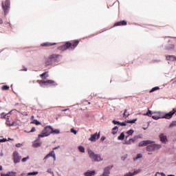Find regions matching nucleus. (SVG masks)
<instances>
[{
  "label": "nucleus",
  "mask_w": 176,
  "mask_h": 176,
  "mask_svg": "<svg viewBox=\"0 0 176 176\" xmlns=\"http://www.w3.org/2000/svg\"><path fill=\"white\" fill-rule=\"evenodd\" d=\"M60 55L58 54H52L46 58L45 64L47 65H57L58 61H60Z\"/></svg>",
  "instance_id": "f257e3e1"
},
{
  "label": "nucleus",
  "mask_w": 176,
  "mask_h": 176,
  "mask_svg": "<svg viewBox=\"0 0 176 176\" xmlns=\"http://www.w3.org/2000/svg\"><path fill=\"white\" fill-rule=\"evenodd\" d=\"M78 44L79 41L78 40L74 42L73 43L67 42L65 45L58 47V50H62V52H64L65 50H67L70 47L72 50H74V49H75V47H76V46H78Z\"/></svg>",
  "instance_id": "f03ea898"
},
{
  "label": "nucleus",
  "mask_w": 176,
  "mask_h": 176,
  "mask_svg": "<svg viewBox=\"0 0 176 176\" xmlns=\"http://www.w3.org/2000/svg\"><path fill=\"white\" fill-rule=\"evenodd\" d=\"M89 156L90 159H91L92 162H102L103 159L101 157V155L99 154H96L94 151H93L91 149L88 148L87 149Z\"/></svg>",
  "instance_id": "7ed1b4c3"
},
{
  "label": "nucleus",
  "mask_w": 176,
  "mask_h": 176,
  "mask_svg": "<svg viewBox=\"0 0 176 176\" xmlns=\"http://www.w3.org/2000/svg\"><path fill=\"white\" fill-rule=\"evenodd\" d=\"M53 131V126H45L44 131L41 132V134L38 135V138H43V137H49L52 134Z\"/></svg>",
  "instance_id": "20e7f679"
},
{
  "label": "nucleus",
  "mask_w": 176,
  "mask_h": 176,
  "mask_svg": "<svg viewBox=\"0 0 176 176\" xmlns=\"http://www.w3.org/2000/svg\"><path fill=\"white\" fill-rule=\"evenodd\" d=\"M160 148H162L161 144L151 143V144H148L146 146V151L148 152H155V151H159V149H160Z\"/></svg>",
  "instance_id": "39448f33"
},
{
  "label": "nucleus",
  "mask_w": 176,
  "mask_h": 176,
  "mask_svg": "<svg viewBox=\"0 0 176 176\" xmlns=\"http://www.w3.org/2000/svg\"><path fill=\"white\" fill-rule=\"evenodd\" d=\"M41 86H57V82H54L53 80H41L40 81Z\"/></svg>",
  "instance_id": "423d86ee"
},
{
  "label": "nucleus",
  "mask_w": 176,
  "mask_h": 176,
  "mask_svg": "<svg viewBox=\"0 0 176 176\" xmlns=\"http://www.w3.org/2000/svg\"><path fill=\"white\" fill-rule=\"evenodd\" d=\"M2 8L4 10L5 16H6V14L9 13V10L10 9V0H6L5 4L2 2Z\"/></svg>",
  "instance_id": "0eeeda50"
},
{
  "label": "nucleus",
  "mask_w": 176,
  "mask_h": 176,
  "mask_svg": "<svg viewBox=\"0 0 176 176\" xmlns=\"http://www.w3.org/2000/svg\"><path fill=\"white\" fill-rule=\"evenodd\" d=\"M13 159L14 164H17V163H20V160H21V156L19 154L18 151H14L13 153Z\"/></svg>",
  "instance_id": "6e6552de"
},
{
  "label": "nucleus",
  "mask_w": 176,
  "mask_h": 176,
  "mask_svg": "<svg viewBox=\"0 0 176 176\" xmlns=\"http://www.w3.org/2000/svg\"><path fill=\"white\" fill-rule=\"evenodd\" d=\"M162 114L164 115L161 116L162 119H171L174 115V112L170 111L169 113H162Z\"/></svg>",
  "instance_id": "1a4fd4ad"
},
{
  "label": "nucleus",
  "mask_w": 176,
  "mask_h": 176,
  "mask_svg": "<svg viewBox=\"0 0 176 176\" xmlns=\"http://www.w3.org/2000/svg\"><path fill=\"white\" fill-rule=\"evenodd\" d=\"M100 138V133H95L94 135H91V137L89 138V141H91V142H96V140Z\"/></svg>",
  "instance_id": "9d476101"
},
{
  "label": "nucleus",
  "mask_w": 176,
  "mask_h": 176,
  "mask_svg": "<svg viewBox=\"0 0 176 176\" xmlns=\"http://www.w3.org/2000/svg\"><path fill=\"white\" fill-rule=\"evenodd\" d=\"M149 144H153V141L151 140H143L139 143V146H146Z\"/></svg>",
  "instance_id": "9b49d317"
},
{
  "label": "nucleus",
  "mask_w": 176,
  "mask_h": 176,
  "mask_svg": "<svg viewBox=\"0 0 176 176\" xmlns=\"http://www.w3.org/2000/svg\"><path fill=\"white\" fill-rule=\"evenodd\" d=\"M159 138L160 139L161 142L166 144V142L167 141V136L166 135H164V133H161L159 135Z\"/></svg>",
  "instance_id": "f8f14e48"
},
{
  "label": "nucleus",
  "mask_w": 176,
  "mask_h": 176,
  "mask_svg": "<svg viewBox=\"0 0 176 176\" xmlns=\"http://www.w3.org/2000/svg\"><path fill=\"white\" fill-rule=\"evenodd\" d=\"M85 176H95L96 175V170H87L84 173Z\"/></svg>",
  "instance_id": "ddd939ff"
},
{
  "label": "nucleus",
  "mask_w": 176,
  "mask_h": 176,
  "mask_svg": "<svg viewBox=\"0 0 176 176\" xmlns=\"http://www.w3.org/2000/svg\"><path fill=\"white\" fill-rule=\"evenodd\" d=\"M166 58L168 61H176V57L174 55H166Z\"/></svg>",
  "instance_id": "4468645a"
},
{
  "label": "nucleus",
  "mask_w": 176,
  "mask_h": 176,
  "mask_svg": "<svg viewBox=\"0 0 176 176\" xmlns=\"http://www.w3.org/2000/svg\"><path fill=\"white\" fill-rule=\"evenodd\" d=\"M118 25H127V22L125 21H120L114 24V27H118Z\"/></svg>",
  "instance_id": "2eb2a0df"
},
{
  "label": "nucleus",
  "mask_w": 176,
  "mask_h": 176,
  "mask_svg": "<svg viewBox=\"0 0 176 176\" xmlns=\"http://www.w3.org/2000/svg\"><path fill=\"white\" fill-rule=\"evenodd\" d=\"M41 144L42 143L38 142V140H35L33 142L32 146H34V148H38V146H41Z\"/></svg>",
  "instance_id": "dca6fc26"
},
{
  "label": "nucleus",
  "mask_w": 176,
  "mask_h": 176,
  "mask_svg": "<svg viewBox=\"0 0 176 176\" xmlns=\"http://www.w3.org/2000/svg\"><path fill=\"white\" fill-rule=\"evenodd\" d=\"M119 141H123L124 140V133L122 132L120 135L118 137Z\"/></svg>",
  "instance_id": "f3484780"
},
{
  "label": "nucleus",
  "mask_w": 176,
  "mask_h": 176,
  "mask_svg": "<svg viewBox=\"0 0 176 176\" xmlns=\"http://www.w3.org/2000/svg\"><path fill=\"white\" fill-rule=\"evenodd\" d=\"M118 129H119V127L118 126H115V127H113V129H112V132H111V133L113 135H115L116 134H117L118 133Z\"/></svg>",
  "instance_id": "a211bd4d"
},
{
  "label": "nucleus",
  "mask_w": 176,
  "mask_h": 176,
  "mask_svg": "<svg viewBox=\"0 0 176 176\" xmlns=\"http://www.w3.org/2000/svg\"><path fill=\"white\" fill-rule=\"evenodd\" d=\"M54 45H56V43H44L41 44V46H45V47H47V46H54Z\"/></svg>",
  "instance_id": "6ab92c4d"
},
{
  "label": "nucleus",
  "mask_w": 176,
  "mask_h": 176,
  "mask_svg": "<svg viewBox=\"0 0 176 176\" xmlns=\"http://www.w3.org/2000/svg\"><path fill=\"white\" fill-rule=\"evenodd\" d=\"M153 114V113L152 112V111L148 109V112H146V113H144V116H149L150 118L152 116V115Z\"/></svg>",
  "instance_id": "aec40b11"
},
{
  "label": "nucleus",
  "mask_w": 176,
  "mask_h": 176,
  "mask_svg": "<svg viewBox=\"0 0 176 176\" xmlns=\"http://www.w3.org/2000/svg\"><path fill=\"white\" fill-rule=\"evenodd\" d=\"M38 172H30L27 173L25 176H34V175H38Z\"/></svg>",
  "instance_id": "412c9836"
},
{
  "label": "nucleus",
  "mask_w": 176,
  "mask_h": 176,
  "mask_svg": "<svg viewBox=\"0 0 176 176\" xmlns=\"http://www.w3.org/2000/svg\"><path fill=\"white\" fill-rule=\"evenodd\" d=\"M16 175H17V173L16 172L10 171L7 173V176H16Z\"/></svg>",
  "instance_id": "4be33fe9"
},
{
  "label": "nucleus",
  "mask_w": 176,
  "mask_h": 176,
  "mask_svg": "<svg viewBox=\"0 0 176 176\" xmlns=\"http://www.w3.org/2000/svg\"><path fill=\"white\" fill-rule=\"evenodd\" d=\"M41 78H42L43 79H46V78L49 77V74H47V72H45L42 74H41Z\"/></svg>",
  "instance_id": "5701e85b"
},
{
  "label": "nucleus",
  "mask_w": 176,
  "mask_h": 176,
  "mask_svg": "<svg viewBox=\"0 0 176 176\" xmlns=\"http://www.w3.org/2000/svg\"><path fill=\"white\" fill-rule=\"evenodd\" d=\"M174 47H175L174 45L169 44L168 46H166V50H174Z\"/></svg>",
  "instance_id": "b1692460"
},
{
  "label": "nucleus",
  "mask_w": 176,
  "mask_h": 176,
  "mask_svg": "<svg viewBox=\"0 0 176 176\" xmlns=\"http://www.w3.org/2000/svg\"><path fill=\"white\" fill-rule=\"evenodd\" d=\"M141 157H142V154H141V153L138 154L136 155V157L133 158V160L135 162V161L138 160V159H141Z\"/></svg>",
  "instance_id": "393cba45"
},
{
  "label": "nucleus",
  "mask_w": 176,
  "mask_h": 176,
  "mask_svg": "<svg viewBox=\"0 0 176 176\" xmlns=\"http://www.w3.org/2000/svg\"><path fill=\"white\" fill-rule=\"evenodd\" d=\"M136 121H137V118H135L133 120H126V123H131V124H133V123H135Z\"/></svg>",
  "instance_id": "a878e982"
},
{
  "label": "nucleus",
  "mask_w": 176,
  "mask_h": 176,
  "mask_svg": "<svg viewBox=\"0 0 176 176\" xmlns=\"http://www.w3.org/2000/svg\"><path fill=\"white\" fill-rule=\"evenodd\" d=\"M52 134H60V130L59 129H54L52 128Z\"/></svg>",
  "instance_id": "bb28decb"
},
{
  "label": "nucleus",
  "mask_w": 176,
  "mask_h": 176,
  "mask_svg": "<svg viewBox=\"0 0 176 176\" xmlns=\"http://www.w3.org/2000/svg\"><path fill=\"white\" fill-rule=\"evenodd\" d=\"M31 123L36 124V126H39V124H41V122L38 120H34Z\"/></svg>",
  "instance_id": "cd10ccee"
},
{
  "label": "nucleus",
  "mask_w": 176,
  "mask_h": 176,
  "mask_svg": "<svg viewBox=\"0 0 176 176\" xmlns=\"http://www.w3.org/2000/svg\"><path fill=\"white\" fill-rule=\"evenodd\" d=\"M140 173H141V169H138L136 170H134L132 174L133 175H137V174H140Z\"/></svg>",
  "instance_id": "c85d7f7f"
},
{
  "label": "nucleus",
  "mask_w": 176,
  "mask_h": 176,
  "mask_svg": "<svg viewBox=\"0 0 176 176\" xmlns=\"http://www.w3.org/2000/svg\"><path fill=\"white\" fill-rule=\"evenodd\" d=\"M78 150L80 151V152H81L82 153H85V147L82 146H78Z\"/></svg>",
  "instance_id": "c756f323"
},
{
  "label": "nucleus",
  "mask_w": 176,
  "mask_h": 176,
  "mask_svg": "<svg viewBox=\"0 0 176 176\" xmlns=\"http://www.w3.org/2000/svg\"><path fill=\"white\" fill-rule=\"evenodd\" d=\"M151 118L155 120H159V119H162V117H160V116H152Z\"/></svg>",
  "instance_id": "7c9ffc66"
},
{
  "label": "nucleus",
  "mask_w": 176,
  "mask_h": 176,
  "mask_svg": "<svg viewBox=\"0 0 176 176\" xmlns=\"http://www.w3.org/2000/svg\"><path fill=\"white\" fill-rule=\"evenodd\" d=\"M160 89L159 87H155L151 89L150 93H153V91H156V90H159Z\"/></svg>",
  "instance_id": "2f4dec72"
},
{
  "label": "nucleus",
  "mask_w": 176,
  "mask_h": 176,
  "mask_svg": "<svg viewBox=\"0 0 176 176\" xmlns=\"http://www.w3.org/2000/svg\"><path fill=\"white\" fill-rule=\"evenodd\" d=\"M176 126V121H173L170 125L169 127L172 128V127H175Z\"/></svg>",
  "instance_id": "473e14b6"
},
{
  "label": "nucleus",
  "mask_w": 176,
  "mask_h": 176,
  "mask_svg": "<svg viewBox=\"0 0 176 176\" xmlns=\"http://www.w3.org/2000/svg\"><path fill=\"white\" fill-rule=\"evenodd\" d=\"M47 173H48L49 174H51V175L54 176V173L52 170V168H48L47 170Z\"/></svg>",
  "instance_id": "72a5a7b5"
},
{
  "label": "nucleus",
  "mask_w": 176,
  "mask_h": 176,
  "mask_svg": "<svg viewBox=\"0 0 176 176\" xmlns=\"http://www.w3.org/2000/svg\"><path fill=\"white\" fill-rule=\"evenodd\" d=\"M48 155H50V157H53L55 155L56 153H54V151H52L50 153L47 154Z\"/></svg>",
  "instance_id": "f704fd0d"
},
{
  "label": "nucleus",
  "mask_w": 176,
  "mask_h": 176,
  "mask_svg": "<svg viewBox=\"0 0 176 176\" xmlns=\"http://www.w3.org/2000/svg\"><path fill=\"white\" fill-rule=\"evenodd\" d=\"M123 115L126 116V118H129V116H130V113H127V109L124 110Z\"/></svg>",
  "instance_id": "c9c22d12"
},
{
  "label": "nucleus",
  "mask_w": 176,
  "mask_h": 176,
  "mask_svg": "<svg viewBox=\"0 0 176 176\" xmlns=\"http://www.w3.org/2000/svg\"><path fill=\"white\" fill-rule=\"evenodd\" d=\"M133 133H134V130H133V129H131V130H129V131H128L126 132V133L128 134V135H133Z\"/></svg>",
  "instance_id": "e433bc0d"
},
{
  "label": "nucleus",
  "mask_w": 176,
  "mask_h": 176,
  "mask_svg": "<svg viewBox=\"0 0 176 176\" xmlns=\"http://www.w3.org/2000/svg\"><path fill=\"white\" fill-rule=\"evenodd\" d=\"M30 160V156H28V157H26L23 158V159H22V162H23V163H25V162H26L27 160Z\"/></svg>",
  "instance_id": "4c0bfd02"
},
{
  "label": "nucleus",
  "mask_w": 176,
  "mask_h": 176,
  "mask_svg": "<svg viewBox=\"0 0 176 176\" xmlns=\"http://www.w3.org/2000/svg\"><path fill=\"white\" fill-rule=\"evenodd\" d=\"M120 126H127V122H126V120L122 122H120Z\"/></svg>",
  "instance_id": "58836bf2"
},
{
  "label": "nucleus",
  "mask_w": 176,
  "mask_h": 176,
  "mask_svg": "<svg viewBox=\"0 0 176 176\" xmlns=\"http://www.w3.org/2000/svg\"><path fill=\"white\" fill-rule=\"evenodd\" d=\"M2 90H9V86L8 85H3L2 87Z\"/></svg>",
  "instance_id": "ea45409f"
},
{
  "label": "nucleus",
  "mask_w": 176,
  "mask_h": 176,
  "mask_svg": "<svg viewBox=\"0 0 176 176\" xmlns=\"http://www.w3.org/2000/svg\"><path fill=\"white\" fill-rule=\"evenodd\" d=\"M70 131H71V133H73V134H75V135H76V134L78 133V132L76 131V130H74V128L71 129H70Z\"/></svg>",
  "instance_id": "a19ab883"
},
{
  "label": "nucleus",
  "mask_w": 176,
  "mask_h": 176,
  "mask_svg": "<svg viewBox=\"0 0 176 176\" xmlns=\"http://www.w3.org/2000/svg\"><path fill=\"white\" fill-rule=\"evenodd\" d=\"M34 131H36V129H35V127L33 126L28 133H34Z\"/></svg>",
  "instance_id": "79ce46f5"
},
{
  "label": "nucleus",
  "mask_w": 176,
  "mask_h": 176,
  "mask_svg": "<svg viewBox=\"0 0 176 176\" xmlns=\"http://www.w3.org/2000/svg\"><path fill=\"white\" fill-rule=\"evenodd\" d=\"M112 122H113V124H118V125L120 124V122H119V121H116V120H113Z\"/></svg>",
  "instance_id": "37998d69"
},
{
  "label": "nucleus",
  "mask_w": 176,
  "mask_h": 176,
  "mask_svg": "<svg viewBox=\"0 0 176 176\" xmlns=\"http://www.w3.org/2000/svg\"><path fill=\"white\" fill-rule=\"evenodd\" d=\"M15 146L16 148H21V146H23V144H20V143L16 144Z\"/></svg>",
  "instance_id": "c03bdc74"
},
{
  "label": "nucleus",
  "mask_w": 176,
  "mask_h": 176,
  "mask_svg": "<svg viewBox=\"0 0 176 176\" xmlns=\"http://www.w3.org/2000/svg\"><path fill=\"white\" fill-rule=\"evenodd\" d=\"M0 116H1V118H3L4 119H6V114H5V113H1Z\"/></svg>",
  "instance_id": "a18cd8bd"
},
{
  "label": "nucleus",
  "mask_w": 176,
  "mask_h": 176,
  "mask_svg": "<svg viewBox=\"0 0 176 176\" xmlns=\"http://www.w3.org/2000/svg\"><path fill=\"white\" fill-rule=\"evenodd\" d=\"M124 176H133V173L129 172L128 173H126Z\"/></svg>",
  "instance_id": "49530a36"
},
{
  "label": "nucleus",
  "mask_w": 176,
  "mask_h": 176,
  "mask_svg": "<svg viewBox=\"0 0 176 176\" xmlns=\"http://www.w3.org/2000/svg\"><path fill=\"white\" fill-rule=\"evenodd\" d=\"M49 157H50V155L47 154V155L43 158V161L45 162L46 160H47V159H49Z\"/></svg>",
  "instance_id": "de8ad7c7"
},
{
  "label": "nucleus",
  "mask_w": 176,
  "mask_h": 176,
  "mask_svg": "<svg viewBox=\"0 0 176 176\" xmlns=\"http://www.w3.org/2000/svg\"><path fill=\"white\" fill-rule=\"evenodd\" d=\"M156 174H160L161 176H166V174L163 172H157Z\"/></svg>",
  "instance_id": "09e8293b"
},
{
  "label": "nucleus",
  "mask_w": 176,
  "mask_h": 176,
  "mask_svg": "<svg viewBox=\"0 0 176 176\" xmlns=\"http://www.w3.org/2000/svg\"><path fill=\"white\" fill-rule=\"evenodd\" d=\"M6 124H7L8 126H14V122H12L11 124L9 123L8 122H6Z\"/></svg>",
  "instance_id": "8fccbe9b"
},
{
  "label": "nucleus",
  "mask_w": 176,
  "mask_h": 176,
  "mask_svg": "<svg viewBox=\"0 0 176 176\" xmlns=\"http://www.w3.org/2000/svg\"><path fill=\"white\" fill-rule=\"evenodd\" d=\"M135 140H136V138H133L129 139V141L131 142H131H134L135 141Z\"/></svg>",
  "instance_id": "3c124183"
},
{
  "label": "nucleus",
  "mask_w": 176,
  "mask_h": 176,
  "mask_svg": "<svg viewBox=\"0 0 176 176\" xmlns=\"http://www.w3.org/2000/svg\"><path fill=\"white\" fill-rule=\"evenodd\" d=\"M158 113H160V118H162V116H164V114H162V113H164V112L159 111Z\"/></svg>",
  "instance_id": "603ef678"
},
{
  "label": "nucleus",
  "mask_w": 176,
  "mask_h": 176,
  "mask_svg": "<svg viewBox=\"0 0 176 176\" xmlns=\"http://www.w3.org/2000/svg\"><path fill=\"white\" fill-rule=\"evenodd\" d=\"M6 141H8V140H6L5 138L0 140V142H6Z\"/></svg>",
  "instance_id": "864d4df0"
},
{
  "label": "nucleus",
  "mask_w": 176,
  "mask_h": 176,
  "mask_svg": "<svg viewBox=\"0 0 176 176\" xmlns=\"http://www.w3.org/2000/svg\"><path fill=\"white\" fill-rule=\"evenodd\" d=\"M105 136H102L101 138H100V141H105Z\"/></svg>",
  "instance_id": "5fc2aeb1"
},
{
  "label": "nucleus",
  "mask_w": 176,
  "mask_h": 176,
  "mask_svg": "<svg viewBox=\"0 0 176 176\" xmlns=\"http://www.w3.org/2000/svg\"><path fill=\"white\" fill-rule=\"evenodd\" d=\"M125 144H126L127 145H129V144H131V142H130V140H126V141L125 142Z\"/></svg>",
  "instance_id": "6e6d98bb"
},
{
  "label": "nucleus",
  "mask_w": 176,
  "mask_h": 176,
  "mask_svg": "<svg viewBox=\"0 0 176 176\" xmlns=\"http://www.w3.org/2000/svg\"><path fill=\"white\" fill-rule=\"evenodd\" d=\"M1 176H8V173L5 174V173H1Z\"/></svg>",
  "instance_id": "4d7b16f0"
},
{
  "label": "nucleus",
  "mask_w": 176,
  "mask_h": 176,
  "mask_svg": "<svg viewBox=\"0 0 176 176\" xmlns=\"http://www.w3.org/2000/svg\"><path fill=\"white\" fill-rule=\"evenodd\" d=\"M21 71H27V67H23V69H21Z\"/></svg>",
  "instance_id": "13d9d810"
},
{
  "label": "nucleus",
  "mask_w": 176,
  "mask_h": 176,
  "mask_svg": "<svg viewBox=\"0 0 176 176\" xmlns=\"http://www.w3.org/2000/svg\"><path fill=\"white\" fill-rule=\"evenodd\" d=\"M58 148H60V146H56V147H54V148H53V150L54 151V150H56V149H58Z\"/></svg>",
  "instance_id": "bf43d9fd"
},
{
  "label": "nucleus",
  "mask_w": 176,
  "mask_h": 176,
  "mask_svg": "<svg viewBox=\"0 0 176 176\" xmlns=\"http://www.w3.org/2000/svg\"><path fill=\"white\" fill-rule=\"evenodd\" d=\"M172 112H173V115H174V113H175L176 112V109H173Z\"/></svg>",
  "instance_id": "052dcab7"
},
{
  "label": "nucleus",
  "mask_w": 176,
  "mask_h": 176,
  "mask_svg": "<svg viewBox=\"0 0 176 176\" xmlns=\"http://www.w3.org/2000/svg\"><path fill=\"white\" fill-rule=\"evenodd\" d=\"M21 176H25V173H21V175H20Z\"/></svg>",
  "instance_id": "680f3d73"
},
{
  "label": "nucleus",
  "mask_w": 176,
  "mask_h": 176,
  "mask_svg": "<svg viewBox=\"0 0 176 176\" xmlns=\"http://www.w3.org/2000/svg\"><path fill=\"white\" fill-rule=\"evenodd\" d=\"M3 23V21H2V19L0 18V24H2Z\"/></svg>",
  "instance_id": "e2e57ef3"
},
{
  "label": "nucleus",
  "mask_w": 176,
  "mask_h": 176,
  "mask_svg": "<svg viewBox=\"0 0 176 176\" xmlns=\"http://www.w3.org/2000/svg\"><path fill=\"white\" fill-rule=\"evenodd\" d=\"M8 141H13V139L8 138Z\"/></svg>",
  "instance_id": "0e129e2a"
},
{
  "label": "nucleus",
  "mask_w": 176,
  "mask_h": 176,
  "mask_svg": "<svg viewBox=\"0 0 176 176\" xmlns=\"http://www.w3.org/2000/svg\"><path fill=\"white\" fill-rule=\"evenodd\" d=\"M52 157H53L54 160L56 161V154Z\"/></svg>",
  "instance_id": "69168bd1"
},
{
  "label": "nucleus",
  "mask_w": 176,
  "mask_h": 176,
  "mask_svg": "<svg viewBox=\"0 0 176 176\" xmlns=\"http://www.w3.org/2000/svg\"><path fill=\"white\" fill-rule=\"evenodd\" d=\"M0 171H2V166L0 165Z\"/></svg>",
  "instance_id": "338daca9"
},
{
  "label": "nucleus",
  "mask_w": 176,
  "mask_h": 176,
  "mask_svg": "<svg viewBox=\"0 0 176 176\" xmlns=\"http://www.w3.org/2000/svg\"><path fill=\"white\" fill-rule=\"evenodd\" d=\"M168 176H175V175H168Z\"/></svg>",
  "instance_id": "774afa93"
}]
</instances>
